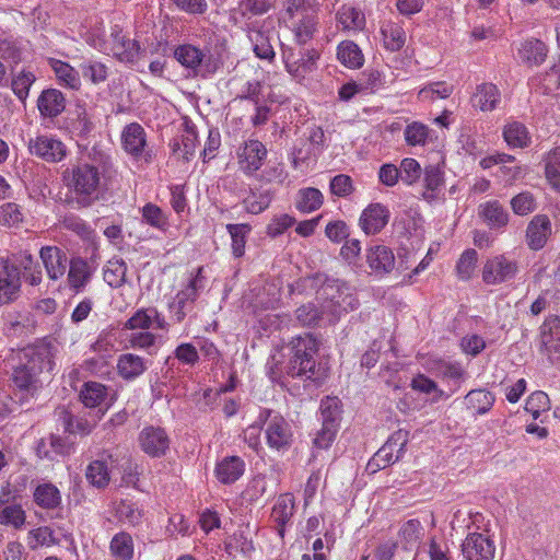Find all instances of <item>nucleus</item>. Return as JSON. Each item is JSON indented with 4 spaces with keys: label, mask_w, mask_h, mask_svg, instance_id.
Returning <instances> with one entry per match:
<instances>
[{
    "label": "nucleus",
    "mask_w": 560,
    "mask_h": 560,
    "mask_svg": "<svg viewBox=\"0 0 560 560\" xmlns=\"http://www.w3.org/2000/svg\"><path fill=\"white\" fill-rule=\"evenodd\" d=\"M148 370L147 361L133 353H124L117 361V371L125 381H133Z\"/></svg>",
    "instance_id": "28"
},
{
    "label": "nucleus",
    "mask_w": 560,
    "mask_h": 560,
    "mask_svg": "<svg viewBox=\"0 0 560 560\" xmlns=\"http://www.w3.org/2000/svg\"><path fill=\"white\" fill-rule=\"evenodd\" d=\"M143 221L152 228L165 232L168 226V218L166 213L154 203H147L141 209Z\"/></svg>",
    "instance_id": "49"
},
{
    "label": "nucleus",
    "mask_w": 560,
    "mask_h": 560,
    "mask_svg": "<svg viewBox=\"0 0 560 560\" xmlns=\"http://www.w3.org/2000/svg\"><path fill=\"white\" fill-rule=\"evenodd\" d=\"M337 22L343 30H361L364 26V15L350 4H342L336 13Z\"/></svg>",
    "instance_id": "42"
},
{
    "label": "nucleus",
    "mask_w": 560,
    "mask_h": 560,
    "mask_svg": "<svg viewBox=\"0 0 560 560\" xmlns=\"http://www.w3.org/2000/svg\"><path fill=\"white\" fill-rule=\"evenodd\" d=\"M389 218V211L381 203L368 206L361 217L360 225L365 234H376L384 229Z\"/></svg>",
    "instance_id": "19"
},
{
    "label": "nucleus",
    "mask_w": 560,
    "mask_h": 560,
    "mask_svg": "<svg viewBox=\"0 0 560 560\" xmlns=\"http://www.w3.org/2000/svg\"><path fill=\"white\" fill-rule=\"evenodd\" d=\"M237 161L240 168L246 175L255 174L262 165V162L267 158V149L259 140L245 141L237 149Z\"/></svg>",
    "instance_id": "12"
},
{
    "label": "nucleus",
    "mask_w": 560,
    "mask_h": 560,
    "mask_svg": "<svg viewBox=\"0 0 560 560\" xmlns=\"http://www.w3.org/2000/svg\"><path fill=\"white\" fill-rule=\"evenodd\" d=\"M200 48L184 44L174 49V58L194 75L207 77L217 70L215 65L210 63V58Z\"/></svg>",
    "instance_id": "8"
},
{
    "label": "nucleus",
    "mask_w": 560,
    "mask_h": 560,
    "mask_svg": "<svg viewBox=\"0 0 560 560\" xmlns=\"http://www.w3.org/2000/svg\"><path fill=\"white\" fill-rule=\"evenodd\" d=\"M429 128L418 121L407 125L405 129V140L409 145H424L429 137Z\"/></svg>",
    "instance_id": "60"
},
{
    "label": "nucleus",
    "mask_w": 560,
    "mask_h": 560,
    "mask_svg": "<svg viewBox=\"0 0 560 560\" xmlns=\"http://www.w3.org/2000/svg\"><path fill=\"white\" fill-rule=\"evenodd\" d=\"M294 36V42L303 46L307 44L317 32L318 15L317 12L305 14L300 19H294L287 23Z\"/></svg>",
    "instance_id": "24"
},
{
    "label": "nucleus",
    "mask_w": 560,
    "mask_h": 560,
    "mask_svg": "<svg viewBox=\"0 0 560 560\" xmlns=\"http://www.w3.org/2000/svg\"><path fill=\"white\" fill-rule=\"evenodd\" d=\"M494 395L487 389H472L464 398L468 409L479 415L488 412L494 402Z\"/></svg>",
    "instance_id": "37"
},
{
    "label": "nucleus",
    "mask_w": 560,
    "mask_h": 560,
    "mask_svg": "<svg viewBox=\"0 0 560 560\" xmlns=\"http://www.w3.org/2000/svg\"><path fill=\"white\" fill-rule=\"evenodd\" d=\"M141 450L151 457H161L170 448V436L161 427L149 425L141 430L138 436Z\"/></svg>",
    "instance_id": "13"
},
{
    "label": "nucleus",
    "mask_w": 560,
    "mask_h": 560,
    "mask_svg": "<svg viewBox=\"0 0 560 560\" xmlns=\"http://www.w3.org/2000/svg\"><path fill=\"white\" fill-rule=\"evenodd\" d=\"M294 509V497L291 493L281 494L272 508L271 520L275 524V529L281 538L284 537L285 526L291 522Z\"/></svg>",
    "instance_id": "20"
},
{
    "label": "nucleus",
    "mask_w": 560,
    "mask_h": 560,
    "mask_svg": "<svg viewBox=\"0 0 560 560\" xmlns=\"http://www.w3.org/2000/svg\"><path fill=\"white\" fill-rule=\"evenodd\" d=\"M39 257L47 277L51 281L63 279L70 265V259L62 248L58 246H43L39 250Z\"/></svg>",
    "instance_id": "14"
},
{
    "label": "nucleus",
    "mask_w": 560,
    "mask_h": 560,
    "mask_svg": "<svg viewBox=\"0 0 560 560\" xmlns=\"http://www.w3.org/2000/svg\"><path fill=\"white\" fill-rule=\"evenodd\" d=\"M37 107L43 117L55 118L66 108V98L57 89L44 90L38 100Z\"/></svg>",
    "instance_id": "25"
},
{
    "label": "nucleus",
    "mask_w": 560,
    "mask_h": 560,
    "mask_svg": "<svg viewBox=\"0 0 560 560\" xmlns=\"http://www.w3.org/2000/svg\"><path fill=\"white\" fill-rule=\"evenodd\" d=\"M21 290V271L8 259L0 258V305L15 301Z\"/></svg>",
    "instance_id": "11"
},
{
    "label": "nucleus",
    "mask_w": 560,
    "mask_h": 560,
    "mask_svg": "<svg viewBox=\"0 0 560 560\" xmlns=\"http://www.w3.org/2000/svg\"><path fill=\"white\" fill-rule=\"evenodd\" d=\"M23 221V213L19 205L8 202L0 207V224L15 226Z\"/></svg>",
    "instance_id": "64"
},
{
    "label": "nucleus",
    "mask_w": 560,
    "mask_h": 560,
    "mask_svg": "<svg viewBox=\"0 0 560 560\" xmlns=\"http://www.w3.org/2000/svg\"><path fill=\"white\" fill-rule=\"evenodd\" d=\"M92 162L80 163L62 173V179L79 208L91 207L96 202L105 186L112 162L107 154L93 149Z\"/></svg>",
    "instance_id": "2"
},
{
    "label": "nucleus",
    "mask_w": 560,
    "mask_h": 560,
    "mask_svg": "<svg viewBox=\"0 0 560 560\" xmlns=\"http://www.w3.org/2000/svg\"><path fill=\"white\" fill-rule=\"evenodd\" d=\"M323 201L324 197L319 189L307 187L298 191L295 207L303 213H310L319 209Z\"/></svg>",
    "instance_id": "36"
},
{
    "label": "nucleus",
    "mask_w": 560,
    "mask_h": 560,
    "mask_svg": "<svg viewBox=\"0 0 560 560\" xmlns=\"http://www.w3.org/2000/svg\"><path fill=\"white\" fill-rule=\"evenodd\" d=\"M115 516L124 524L137 526L142 522L143 512L136 502L120 500L115 505Z\"/></svg>",
    "instance_id": "39"
},
{
    "label": "nucleus",
    "mask_w": 560,
    "mask_h": 560,
    "mask_svg": "<svg viewBox=\"0 0 560 560\" xmlns=\"http://www.w3.org/2000/svg\"><path fill=\"white\" fill-rule=\"evenodd\" d=\"M503 136L508 144L514 148H525L530 141L527 128L518 121L506 125Z\"/></svg>",
    "instance_id": "48"
},
{
    "label": "nucleus",
    "mask_w": 560,
    "mask_h": 560,
    "mask_svg": "<svg viewBox=\"0 0 560 560\" xmlns=\"http://www.w3.org/2000/svg\"><path fill=\"white\" fill-rule=\"evenodd\" d=\"M407 432L398 431L394 433L387 442L374 454L368 462L366 470L369 474H375L381 469L399 460L407 444Z\"/></svg>",
    "instance_id": "7"
},
{
    "label": "nucleus",
    "mask_w": 560,
    "mask_h": 560,
    "mask_svg": "<svg viewBox=\"0 0 560 560\" xmlns=\"http://www.w3.org/2000/svg\"><path fill=\"white\" fill-rule=\"evenodd\" d=\"M338 60L349 69H359L364 63L360 47L352 40H343L337 47Z\"/></svg>",
    "instance_id": "32"
},
{
    "label": "nucleus",
    "mask_w": 560,
    "mask_h": 560,
    "mask_svg": "<svg viewBox=\"0 0 560 560\" xmlns=\"http://www.w3.org/2000/svg\"><path fill=\"white\" fill-rule=\"evenodd\" d=\"M422 529L421 523L418 520H409L402 524L399 529V536L405 550H411L417 546L422 535Z\"/></svg>",
    "instance_id": "50"
},
{
    "label": "nucleus",
    "mask_w": 560,
    "mask_h": 560,
    "mask_svg": "<svg viewBox=\"0 0 560 560\" xmlns=\"http://www.w3.org/2000/svg\"><path fill=\"white\" fill-rule=\"evenodd\" d=\"M112 50L116 58L124 62H131L138 55L139 45L137 42L127 38L122 31L116 25L112 28Z\"/></svg>",
    "instance_id": "26"
},
{
    "label": "nucleus",
    "mask_w": 560,
    "mask_h": 560,
    "mask_svg": "<svg viewBox=\"0 0 560 560\" xmlns=\"http://www.w3.org/2000/svg\"><path fill=\"white\" fill-rule=\"evenodd\" d=\"M245 472V462L240 456H226L218 462L214 474L223 485H232Z\"/></svg>",
    "instance_id": "23"
},
{
    "label": "nucleus",
    "mask_w": 560,
    "mask_h": 560,
    "mask_svg": "<svg viewBox=\"0 0 560 560\" xmlns=\"http://www.w3.org/2000/svg\"><path fill=\"white\" fill-rule=\"evenodd\" d=\"M271 199L272 196L268 190L259 194L253 192L243 200V206L248 213L258 214L269 207Z\"/></svg>",
    "instance_id": "58"
},
{
    "label": "nucleus",
    "mask_w": 560,
    "mask_h": 560,
    "mask_svg": "<svg viewBox=\"0 0 560 560\" xmlns=\"http://www.w3.org/2000/svg\"><path fill=\"white\" fill-rule=\"evenodd\" d=\"M479 215L491 229H501L509 222V213L498 200L480 205Z\"/></svg>",
    "instance_id": "30"
},
{
    "label": "nucleus",
    "mask_w": 560,
    "mask_h": 560,
    "mask_svg": "<svg viewBox=\"0 0 560 560\" xmlns=\"http://www.w3.org/2000/svg\"><path fill=\"white\" fill-rule=\"evenodd\" d=\"M511 208L517 215H526L536 209L534 196L528 192H521L512 198Z\"/></svg>",
    "instance_id": "63"
},
{
    "label": "nucleus",
    "mask_w": 560,
    "mask_h": 560,
    "mask_svg": "<svg viewBox=\"0 0 560 560\" xmlns=\"http://www.w3.org/2000/svg\"><path fill=\"white\" fill-rule=\"evenodd\" d=\"M547 52V46L536 38L526 40L520 49L522 60L528 65L536 66L545 61Z\"/></svg>",
    "instance_id": "40"
},
{
    "label": "nucleus",
    "mask_w": 560,
    "mask_h": 560,
    "mask_svg": "<svg viewBox=\"0 0 560 560\" xmlns=\"http://www.w3.org/2000/svg\"><path fill=\"white\" fill-rule=\"evenodd\" d=\"M49 65L54 70L58 81L66 88L71 90H79L81 86L80 73L77 69L68 62L50 59Z\"/></svg>",
    "instance_id": "33"
},
{
    "label": "nucleus",
    "mask_w": 560,
    "mask_h": 560,
    "mask_svg": "<svg viewBox=\"0 0 560 560\" xmlns=\"http://www.w3.org/2000/svg\"><path fill=\"white\" fill-rule=\"evenodd\" d=\"M109 550L117 560H131L133 557V540L131 535L126 532L114 535L109 544Z\"/></svg>",
    "instance_id": "41"
},
{
    "label": "nucleus",
    "mask_w": 560,
    "mask_h": 560,
    "mask_svg": "<svg viewBox=\"0 0 560 560\" xmlns=\"http://www.w3.org/2000/svg\"><path fill=\"white\" fill-rule=\"evenodd\" d=\"M61 225L63 229L75 233L83 241H92L94 237V231L83 219L79 218L78 215H66L61 221Z\"/></svg>",
    "instance_id": "53"
},
{
    "label": "nucleus",
    "mask_w": 560,
    "mask_h": 560,
    "mask_svg": "<svg viewBox=\"0 0 560 560\" xmlns=\"http://www.w3.org/2000/svg\"><path fill=\"white\" fill-rule=\"evenodd\" d=\"M265 431L264 423H260V412L254 423L243 431L244 442L255 452L261 450L260 434Z\"/></svg>",
    "instance_id": "62"
},
{
    "label": "nucleus",
    "mask_w": 560,
    "mask_h": 560,
    "mask_svg": "<svg viewBox=\"0 0 560 560\" xmlns=\"http://www.w3.org/2000/svg\"><path fill=\"white\" fill-rule=\"evenodd\" d=\"M366 261L370 268L376 273H388L395 266L393 252L384 245H375L369 248Z\"/></svg>",
    "instance_id": "27"
},
{
    "label": "nucleus",
    "mask_w": 560,
    "mask_h": 560,
    "mask_svg": "<svg viewBox=\"0 0 560 560\" xmlns=\"http://www.w3.org/2000/svg\"><path fill=\"white\" fill-rule=\"evenodd\" d=\"M94 272L95 267L85 258L80 256L72 257L66 272L67 285L74 293H81L91 282Z\"/></svg>",
    "instance_id": "16"
},
{
    "label": "nucleus",
    "mask_w": 560,
    "mask_h": 560,
    "mask_svg": "<svg viewBox=\"0 0 560 560\" xmlns=\"http://www.w3.org/2000/svg\"><path fill=\"white\" fill-rule=\"evenodd\" d=\"M462 551L467 560H493L495 546L482 533H469L462 545Z\"/></svg>",
    "instance_id": "15"
},
{
    "label": "nucleus",
    "mask_w": 560,
    "mask_h": 560,
    "mask_svg": "<svg viewBox=\"0 0 560 560\" xmlns=\"http://www.w3.org/2000/svg\"><path fill=\"white\" fill-rule=\"evenodd\" d=\"M411 387L412 389L423 393V394H431L433 393L434 396L432 398V402H438L442 398H447L448 396L445 395V393L440 389L434 381L425 376L424 374H418L415 376L411 381Z\"/></svg>",
    "instance_id": "55"
},
{
    "label": "nucleus",
    "mask_w": 560,
    "mask_h": 560,
    "mask_svg": "<svg viewBox=\"0 0 560 560\" xmlns=\"http://www.w3.org/2000/svg\"><path fill=\"white\" fill-rule=\"evenodd\" d=\"M399 173L401 180L406 185L411 186L419 180L423 171L417 160L412 158H405L400 162Z\"/></svg>",
    "instance_id": "57"
},
{
    "label": "nucleus",
    "mask_w": 560,
    "mask_h": 560,
    "mask_svg": "<svg viewBox=\"0 0 560 560\" xmlns=\"http://www.w3.org/2000/svg\"><path fill=\"white\" fill-rule=\"evenodd\" d=\"M68 129L73 138L79 141L89 139L94 129L93 114L88 110L85 105H77L74 117L70 119Z\"/></svg>",
    "instance_id": "21"
},
{
    "label": "nucleus",
    "mask_w": 560,
    "mask_h": 560,
    "mask_svg": "<svg viewBox=\"0 0 560 560\" xmlns=\"http://www.w3.org/2000/svg\"><path fill=\"white\" fill-rule=\"evenodd\" d=\"M477 259L478 254L475 249H466L462 254L456 266L457 275L460 279L468 280L471 277L476 268Z\"/></svg>",
    "instance_id": "61"
},
{
    "label": "nucleus",
    "mask_w": 560,
    "mask_h": 560,
    "mask_svg": "<svg viewBox=\"0 0 560 560\" xmlns=\"http://www.w3.org/2000/svg\"><path fill=\"white\" fill-rule=\"evenodd\" d=\"M107 397V387L98 382H86L80 390V399L88 408L100 406Z\"/></svg>",
    "instance_id": "38"
},
{
    "label": "nucleus",
    "mask_w": 560,
    "mask_h": 560,
    "mask_svg": "<svg viewBox=\"0 0 560 560\" xmlns=\"http://www.w3.org/2000/svg\"><path fill=\"white\" fill-rule=\"evenodd\" d=\"M33 498L35 503L47 510L56 509L61 503L59 489L52 483H40L36 487Z\"/></svg>",
    "instance_id": "35"
},
{
    "label": "nucleus",
    "mask_w": 560,
    "mask_h": 560,
    "mask_svg": "<svg viewBox=\"0 0 560 560\" xmlns=\"http://www.w3.org/2000/svg\"><path fill=\"white\" fill-rule=\"evenodd\" d=\"M55 354L56 348L49 343L26 347L19 353V363L12 372L18 402L25 405L37 395L43 387L40 376L52 370Z\"/></svg>",
    "instance_id": "1"
},
{
    "label": "nucleus",
    "mask_w": 560,
    "mask_h": 560,
    "mask_svg": "<svg viewBox=\"0 0 560 560\" xmlns=\"http://www.w3.org/2000/svg\"><path fill=\"white\" fill-rule=\"evenodd\" d=\"M127 265L120 258L107 261L104 268V281L112 288H120L126 282Z\"/></svg>",
    "instance_id": "43"
},
{
    "label": "nucleus",
    "mask_w": 560,
    "mask_h": 560,
    "mask_svg": "<svg viewBox=\"0 0 560 560\" xmlns=\"http://www.w3.org/2000/svg\"><path fill=\"white\" fill-rule=\"evenodd\" d=\"M541 342L545 346L556 342L555 347H560V316H548L540 326Z\"/></svg>",
    "instance_id": "52"
},
{
    "label": "nucleus",
    "mask_w": 560,
    "mask_h": 560,
    "mask_svg": "<svg viewBox=\"0 0 560 560\" xmlns=\"http://www.w3.org/2000/svg\"><path fill=\"white\" fill-rule=\"evenodd\" d=\"M551 233V223L546 215H535L526 230V242L530 249H541Z\"/></svg>",
    "instance_id": "22"
},
{
    "label": "nucleus",
    "mask_w": 560,
    "mask_h": 560,
    "mask_svg": "<svg viewBox=\"0 0 560 560\" xmlns=\"http://www.w3.org/2000/svg\"><path fill=\"white\" fill-rule=\"evenodd\" d=\"M282 58L287 71L295 79L302 80L317 69L319 52L314 48L296 50L292 47L283 46Z\"/></svg>",
    "instance_id": "6"
},
{
    "label": "nucleus",
    "mask_w": 560,
    "mask_h": 560,
    "mask_svg": "<svg viewBox=\"0 0 560 560\" xmlns=\"http://www.w3.org/2000/svg\"><path fill=\"white\" fill-rule=\"evenodd\" d=\"M320 418L322 424L332 428L339 429L340 422V409L338 406L337 398L326 397L320 402Z\"/></svg>",
    "instance_id": "51"
},
{
    "label": "nucleus",
    "mask_w": 560,
    "mask_h": 560,
    "mask_svg": "<svg viewBox=\"0 0 560 560\" xmlns=\"http://www.w3.org/2000/svg\"><path fill=\"white\" fill-rule=\"evenodd\" d=\"M248 38L253 44L255 55L265 60H272L275 58V50L270 44L269 32L261 30L256 25L248 27Z\"/></svg>",
    "instance_id": "31"
},
{
    "label": "nucleus",
    "mask_w": 560,
    "mask_h": 560,
    "mask_svg": "<svg viewBox=\"0 0 560 560\" xmlns=\"http://www.w3.org/2000/svg\"><path fill=\"white\" fill-rule=\"evenodd\" d=\"M34 73L30 71H22L12 79L11 88L16 97L24 102L27 96L32 84L35 82Z\"/></svg>",
    "instance_id": "59"
},
{
    "label": "nucleus",
    "mask_w": 560,
    "mask_h": 560,
    "mask_svg": "<svg viewBox=\"0 0 560 560\" xmlns=\"http://www.w3.org/2000/svg\"><path fill=\"white\" fill-rule=\"evenodd\" d=\"M524 408L536 420L542 411L550 409V399L545 392L536 390L529 395Z\"/></svg>",
    "instance_id": "56"
},
{
    "label": "nucleus",
    "mask_w": 560,
    "mask_h": 560,
    "mask_svg": "<svg viewBox=\"0 0 560 560\" xmlns=\"http://www.w3.org/2000/svg\"><path fill=\"white\" fill-rule=\"evenodd\" d=\"M79 68L82 77L95 85L105 82L108 77V68L106 65L95 59L82 61Z\"/></svg>",
    "instance_id": "46"
},
{
    "label": "nucleus",
    "mask_w": 560,
    "mask_h": 560,
    "mask_svg": "<svg viewBox=\"0 0 560 560\" xmlns=\"http://www.w3.org/2000/svg\"><path fill=\"white\" fill-rule=\"evenodd\" d=\"M384 47L390 51L400 50L406 43V32L399 23L385 22L381 27Z\"/></svg>",
    "instance_id": "34"
},
{
    "label": "nucleus",
    "mask_w": 560,
    "mask_h": 560,
    "mask_svg": "<svg viewBox=\"0 0 560 560\" xmlns=\"http://www.w3.org/2000/svg\"><path fill=\"white\" fill-rule=\"evenodd\" d=\"M122 147L127 153L137 160L148 162L151 155L145 151V132L141 125L133 122L124 128Z\"/></svg>",
    "instance_id": "17"
},
{
    "label": "nucleus",
    "mask_w": 560,
    "mask_h": 560,
    "mask_svg": "<svg viewBox=\"0 0 560 560\" xmlns=\"http://www.w3.org/2000/svg\"><path fill=\"white\" fill-rule=\"evenodd\" d=\"M28 150L32 155L49 163L60 162L67 155L66 144L61 140L47 135L30 139Z\"/></svg>",
    "instance_id": "10"
},
{
    "label": "nucleus",
    "mask_w": 560,
    "mask_h": 560,
    "mask_svg": "<svg viewBox=\"0 0 560 560\" xmlns=\"http://www.w3.org/2000/svg\"><path fill=\"white\" fill-rule=\"evenodd\" d=\"M89 483L97 489H104L109 483V470L105 462L93 460L85 470Z\"/></svg>",
    "instance_id": "47"
},
{
    "label": "nucleus",
    "mask_w": 560,
    "mask_h": 560,
    "mask_svg": "<svg viewBox=\"0 0 560 560\" xmlns=\"http://www.w3.org/2000/svg\"><path fill=\"white\" fill-rule=\"evenodd\" d=\"M197 138L198 136L195 128H186L180 140L174 141V152L180 151L183 159L188 161L195 154Z\"/></svg>",
    "instance_id": "54"
},
{
    "label": "nucleus",
    "mask_w": 560,
    "mask_h": 560,
    "mask_svg": "<svg viewBox=\"0 0 560 560\" xmlns=\"http://www.w3.org/2000/svg\"><path fill=\"white\" fill-rule=\"evenodd\" d=\"M518 271V265L505 255L489 258L482 269V279L487 284H500L512 280Z\"/></svg>",
    "instance_id": "9"
},
{
    "label": "nucleus",
    "mask_w": 560,
    "mask_h": 560,
    "mask_svg": "<svg viewBox=\"0 0 560 560\" xmlns=\"http://www.w3.org/2000/svg\"><path fill=\"white\" fill-rule=\"evenodd\" d=\"M226 230L232 238V254L240 258L245 254L247 236L252 231V226L247 223L228 224Z\"/></svg>",
    "instance_id": "44"
},
{
    "label": "nucleus",
    "mask_w": 560,
    "mask_h": 560,
    "mask_svg": "<svg viewBox=\"0 0 560 560\" xmlns=\"http://www.w3.org/2000/svg\"><path fill=\"white\" fill-rule=\"evenodd\" d=\"M260 423H264L267 445L277 452H287L293 442L291 424L284 417L272 409H260Z\"/></svg>",
    "instance_id": "4"
},
{
    "label": "nucleus",
    "mask_w": 560,
    "mask_h": 560,
    "mask_svg": "<svg viewBox=\"0 0 560 560\" xmlns=\"http://www.w3.org/2000/svg\"><path fill=\"white\" fill-rule=\"evenodd\" d=\"M289 362L285 372L292 377L312 378L315 374V354L318 350V341L312 334L299 335L287 346Z\"/></svg>",
    "instance_id": "3"
},
{
    "label": "nucleus",
    "mask_w": 560,
    "mask_h": 560,
    "mask_svg": "<svg viewBox=\"0 0 560 560\" xmlns=\"http://www.w3.org/2000/svg\"><path fill=\"white\" fill-rule=\"evenodd\" d=\"M202 267H199L196 275L189 280L188 284L177 292L173 301L168 304L170 312L176 323H182L188 313L194 310V304L203 288Z\"/></svg>",
    "instance_id": "5"
},
{
    "label": "nucleus",
    "mask_w": 560,
    "mask_h": 560,
    "mask_svg": "<svg viewBox=\"0 0 560 560\" xmlns=\"http://www.w3.org/2000/svg\"><path fill=\"white\" fill-rule=\"evenodd\" d=\"M315 0H285L284 1V22L288 23L294 19H300L305 14L317 12Z\"/></svg>",
    "instance_id": "45"
},
{
    "label": "nucleus",
    "mask_w": 560,
    "mask_h": 560,
    "mask_svg": "<svg viewBox=\"0 0 560 560\" xmlns=\"http://www.w3.org/2000/svg\"><path fill=\"white\" fill-rule=\"evenodd\" d=\"M500 101V91L497 85L492 83H482L478 85L471 97L472 106L482 112H491L495 109Z\"/></svg>",
    "instance_id": "29"
},
{
    "label": "nucleus",
    "mask_w": 560,
    "mask_h": 560,
    "mask_svg": "<svg viewBox=\"0 0 560 560\" xmlns=\"http://www.w3.org/2000/svg\"><path fill=\"white\" fill-rule=\"evenodd\" d=\"M423 190L421 197L432 203L440 199L445 185L444 171L439 164H430L423 168Z\"/></svg>",
    "instance_id": "18"
}]
</instances>
